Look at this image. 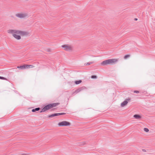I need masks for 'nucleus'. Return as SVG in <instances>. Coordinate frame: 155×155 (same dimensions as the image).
Returning <instances> with one entry per match:
<instances>
[{"label":"nucleus","instance_id":"obj_9","mask_svg":"<svg viewBox=\"0 0 155 155\" xmlns=\"http://www.w3.org/2000/svg\"><path fill=\"white\" fill-rule=\"evenodd\" d=\"M66 114L64 113H55L51 114V115H49L48 116L49 117H53L58 116V115H61L65 114Z\"/></svg>","mask_w":155,"mask_h":155},{"label":"nucleus","instance_id":"obj_20","mask_svg":"<svg viewBox=\"0 0 155 155\" xmlns=\"http://www.w3.org/2000/svg\"><path fill=\"white\" fill-rule=\"evenodd\" d=\"M0 79L7 80V79L6 78H5L4 77H2L1 76H0Z\"/></svg>","mask_w":155,"mask_h":155},{"label":"nucleus","instance_id":"obj_15","mask_svg":"<svg viewBox=\"0 0 155 155\" xmlns=\"http://www.w3.org/2000/svg\"><path fill=\"white\" fill-rule=\"evenodd\" d=\"M82 82V81L81 80L79 81H76L75 82V83L76 84H78L81 83Z\"/></svg>","mask_w":155,"mask_h":155},{"label":"nucleus","instance_id":"obj_23","mask_svg":"<svg viewBox=\"0 0 155 155\" xmlns=\"http://www.w3.org/2000/svg\"><path fill=\"white\" fill-rule=\"evenodd\" d=\"M135 20L137 21V18H135Z\"/></svg>","mask_w":155,"mask_h":155},{"label":"nucleus","instance_id":"obj_8","mask_svg":"<svg viewBox=\"0 0 155 155\" xmlns=\"http://www.w3.org/2000/svg\"><path fill=\"white\" fill-rule=\"evenodd\" d=\"M86 89V87L84 86L81 87L76 90L73 93V94H77L82 91Z\"/></svg>","mask_w":155,"mask_h":155},{"label":"nucleus","instance_id":"obj_16","mask_svg":"<svg viewBox=\"0 0 155 155\" xmlns=\"http://www.w3.org/2000/svg\"><path fill=\"white\" fill-rule=\"evenodd\" d=\"M87 144V142L86 141H83L81 143L80 145H84Z\"/></svg>","mask_w":155,"mask_h":155},{"label":"nucleus","instance_id":"obj_3","mask_svg":"<svg viewBox=\"0 0 155 155\" xmlns=\"http://www.w3.org/2000/svg\"><path fill=\"white\" fill-rule=\"evenodd\" d=\"M58 103H53L49 104L45 106L40 112V113L44 112L49 110L50 108L58 105Z\"/></svg>","mask_w":155,"mask_h":155},{"label":"nucleus","instance_id":"obj_13","mask_svg":"<svg viewBox=\"0 0 155 155\" xmlns=\"http://www.w3.org/2000/svg\"><path fill=\"white\" fill-rule=\"evenodd\" d=\"M17 68L21 70L25 69V64L20 66H17Z\"/></svg>","mask_w":155,"mask_h":155},{"label":"nucleus","instance_id":"obj_11","mask_svg":"<svg viewBox=\"0 0 155 155\" xmlns=\"http://www.w3.org/2000/svg\"><path fill=\"white\" fill-rule=\"evenodd\" d=\"M25 68H33L34 66L30 64H25Z\"/></svg>","mask_w":155,"mask_h":155},{"label":"nucleus","instance_id":"obj_7","mask_svg":"<svg viewBox=\"0 0 155 155\" xmlns=\"http://www.w3.org/2000/svg\"><path fill=\"white\" fill-rule=\"evenodd\" d=\"M61 47L64 48V49L67 51H70L72 49V47L71 45H64L61 46Z\"/></svg>","mask_w":155,"mask_h":155},{"label":"nucleus","instance_id":"obj_2","mask_svg":"<svg viewBox=\"0 0 155 155\" xmlns=\"http://www.w3.org/2000/svg\"><path fill=\"white\" fill-rule=\"evenodd\" d=\"M118 59H111L106 60L101 63V64L103 65H106L108 64H112L117 62Z\"/></svg>","mask_w":155,"mask_h":155},{"label":"nucleus","instance_id":"obj_19","mask_svg":"<svg viewBox=\"0 0 155 155\" xmlns=\"http://www.w3.org/2000/svg\"><path fill=\"white\" fill-rule=\"evenodd\" d=\"M144 130L146 132H148L149 131V129L148 128H144Z\"/></svg>","mask_w":155,"mask_h":155},{"label":"nucleus","instance_id":"obj_17","mask_svg":"<svg viewBox=\"0 0 155 155\" xmlns=\"http://www.w3.org/2000/svg\"><path fill=\"white\" fill-rule=\"evenodd\" d=\"M130 57V55H125L124 57V59H127V58L129 57Z\"/></svg>","mask_w":155,"mask_h":155},{"label":"nucleus","instance_id":"obj_14","mask_svg":"<svg viewBox=\"0 0 155 155\" xmlns=\"http://www.w3.org/2000/svg\"><path fill=\"white\" fill-rule=\"evenodd\" d=\"M40 109V108L39 107H37V108H35V109H32L31 111L32 112H35L36 111H37L39 110Z\"/></svg>","mask_w":155,"mask_h":155},{"label":"nucleus","instance_id":"obj_6","mask_svg":"<svg viewBox=\"0 0 155 155\" xmlns=\"http://www.w3.org/2000/svg\"><path fill=\"white\" fill-rule=\"evenodd\" d=\"M70 123L67 121H63L58 124V125L60 126H70Z\"/></svg>","mask_w":155,"mask_h":155},{"label":"nucleus","instance_id":"obj_5","mask_svg":"<svg viewBox=\"0 0 155 155\" xmlns=\"http://www.w3.org/2000/svg\"><path fill=\"white\" fill-rule=\"evenodd\" d=\"M16 33L18 34H19L20 35L23 36H27L30 35V33L26 31H22L18 30L16 31Z\"/></svg>","mask_w":155,"mask_h":155},{"label":"nucleus","instance_id":"obj_4","mask_svg":"<svg viewBox=\"0 0 155 155\" xmlns=\"http://www.w3.org/2000/svg\"><path fill=\"white\" fill-rule=\"evenodd\" d=\"M15 16L18 18L20 19H25L28 17V15L27 13L21 12L15 14Z\"/></svg>","mask_w":155,"mask_h":155},{"label":"nucleus","instance_id":"obj_12","mask_svg":"<svg viewBox=\"0 0 155 155\" xmlns=\"http://www.w3.org/2000/svg\"><path fill=\"white\" fill-rule=\"evenodd\" d=\"M134 117L137 119H140L141 118V117L138 114H135L134 116Z\"/></svg>","mask_w":155,"mask_h":155},{"label":"nucleus","instance_id":"obj_10","mask_svg":"<svg viewBox=\"0 0 155 155\" xmlns=\"http://www.w3.org/2000/svg\"><path fill=\"white\" fill-rule=\"evenodd\" d=\"M129 100H130V99H126V100L125 101L123 102H122L121 104H120L121 106V107H123L126 106L128 103L127 101Z\"/></svg>","mask_w":155,"mask_h":155},{"label":"nucleus","instance_id":"obj_18","mask_svg":"<svg viewBox=\"0 0 155 155\" xmlns=\"http://www.w3.org/2000/svg\"><path fill=\"white\" fill-rule=\"evenodd\" d=\"M93 63V62H87L85 64V65H89L91 64H92Z\"/></svg>","mask_w":155,"mask_h":155},{"label":"nucleus","instance_id":"obj_21","mask_svg":"<svg viewBox=\"0 0 155 155\" xmlns=\"http://www.w3.org/2000/svg\"><path fill=\"white\" fill-rule=\"evenodd\" d=\"M91 78H97V77L96 76H95V75H93V76H91Z\"/></svg>","mask_w":155,"mask_h":155},{"label":"nucleus","instance_id":"obj_1","mask_svg":"<svg viewBox=\"0 0 155 155\" xmlns=\"http://www.w3.org/2000/svg\"><path fill=\"white\" fill-rule=\"evenodd\" d=\"M16 31H18V30L15 29H10L7 31L8 33L12 34L13 37L17 40H20L21 38V37L20 35H20L19 34H18L16 33Z\"/></svg>","mask_w":155,"mask_h":155},{"label":"nucleus","instance_id":"obj_22","mask_svg":"<svg viewBox=\"0 0 155 155\" xmlns=\"http://www.w3.org/2000/svg\"><path fill=\"white\" fill-rule=\"evenodd\" d=\"M134 92L135 93H138L139 92V91H134Z\"/></svg>","mask_w":155,"mask_h":155}]
</instances>
